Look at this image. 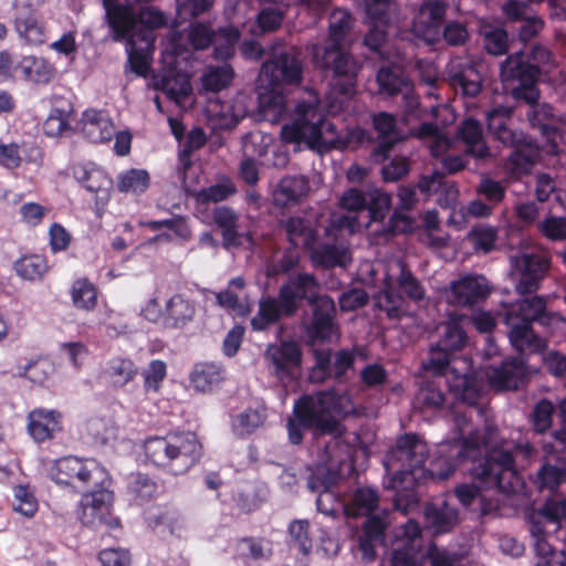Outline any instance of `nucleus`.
<instances>
[{
  "mask_svg": "<svg viewBox=\"0 0 566 566\" xmlns=\"http://www.w3.org/2000/svg\"><path fill=\"white\" fill-rule=\"evenodd\" d=\"M355 412V405L347 392L335 389L305 395L295 401L293 416L287 420L289 441L300 444L303 440L304 429H313L317 433L328 434L324 453L318 463L311 469L307 488L317 493V510L325 515H335L345 512L344 504L331 491L337 479L338 467L349 459L352 447L344 437V428L336 417H344Z\"/></svg>",
  "mask_w": 566,
  "mask_h": 566,
  "instance_id": "nucleus-1",
  "label": "nucleus"
},
{
  "mask_svg": "<svg viewBox=\"0 0 566 566\" xmlns=\"http://www.w3.org/2000/svg\"><path fill=\"white\" fill-rule=\"evenodd\" d=\"M281 137L286 143L305 144L308 148L324 153L332 148H355L369 144V133L360 127L339 133L325 117L318 94L306 90L295 104L294 118L281 128Z\"/></svg>",
  "mask_w": 566,
  "mask_h": 566,
  "instance_id": "nucleus-2",
  "label": "nucleus"
},
{
  "mask_svg": "<svg viewBox=\"0 0 566 566\" xmlns=\"http://www.w3.org/2000/svg\"><path fill=\"white\" fill-rule=\"evenodd\" d=\"M527 441H503L500 448H492L483 458L467 459L468 468L475 480L473 484H461L455 496L465 506L479 500L483 489L499 493L514 492L520 485L517 467L523 465L533 454Z\"/></svg>",
  "mask_w": 566,
  "mask_h": 566,
  "instance_id": "nucleus-3",
  "label": "nucleus"
},
{
  "mask_svg": "<svg viewBox=\"0 0 566 566\" xmlns=\"http://www.w3.org/2000/svg\"><path fill=\"white\" fill-rule=\"evenodd\" d=\"M463 319V316L451 318L436 327L431 337H437V340L430 345L427 371L448 376L447 381L452 390H459L464 399L474 401L480 391V380L468 361L455 356L468 342Z\"/></svg>",
  "mask_w": 566,
  "mask_h": 566,
  "instance_id": "nucleus-4",
  "label": "nucleus"
},
{
  "mask_svg": "<svg viewBox=\"0 0 566 566\" xmlns=\"http://www.w3.org/2000/svg\"><path fill=\"white\" fill-rule=\"evenodd\" d=\"M350 21L352 15L348 11L334 10L329 19V45L314 44L312 46L313 63L323 70H332L335 75L332 93L339 94L340 99L338 106L329 105L331 113L340 109L343 103L353 95L356 85L359 65L352 55L344 52L345 38L350 28Z\"/></svg>",
  "mask_w": 566,
  "mask_h": 566,
  "instance_id": "nucleus-5",
  "label": "nucleus"
},
{
  "mask_svg": "<svg viewBox=\"0 0 566 566\" xmlns=\"http://www.w3.org/2000/svg\"><path fill=\"white\" fill-rule=\"evenodd\" d=\"M303 80V64L297 51L281 52L262 64L259 75V108L261 114L272 123L280 122L286 114L283 84L297 85Z\"/></svg>",
  "mask_w": 566,
  "mask_h": 566,
  "instance_id": "nucleus-6",
  "label": "nucleus"
},
{
  "mask_svg": "<svg viewBox=\"0 0 566 566\" xmlns=\"http://www.w3.org/2000/svg\"><path fill=\"white\" fill-rule=\"evenodd\" d=\"M416 437L406 434L384 460L388 475L385 486L396 491L395 505L405 511L418 502L417 489L424 482V460L416 453Z\"/></svg>",
  "mask_w": 566,
  "mask_h": 566,
  "instance_id": "nucleus-7",
  "label": "nucleus"
},
{
  "mask_svg": "<svg viewBox=\"0 0 566 566\" xmlns=\"http://www.w3.org/2000/svg\"><path fill=\"white\" fill-rule=\"evenodd\" d=\"M144 450L154 465L172 475H181L199 462L202 446L191 431H172L147 438Z\"/></svg>",
  "mask_w": 566,
  "mask_h": 566,
  "instance_id": "nucleus-8",
  "label": "nucleus"
},
{
  "mask_svg": "<svg viewBox=\"0 0 566 566\" xmlns=\"http://www.w3.org/2000/svg\"><path fill=\"white\" fill-rule=\"evenodd\" d=\"M459 398H461L464 402L469 405V409L463 413H457L454 421L455 426L461 433V441L457 442L452 446H448L450 449V454L446 460V469L442 471H429L427 470V479L429 478H438L439 480L448 479L455 470V467L461 461H467V459L483 458L488 454V452L492 448H500L503 442L497 443L495 437V429L491 426H486L483 433L478 430L469 431L468 437H465L467 431L465 427L468 426L469 418H472L473 415L482 416L483 409L480 406H475L478 399L482 391V384L480 382V391L474 401H469L464 399L461 391L454 390ZM447 448V446H443Z\"/></svg>",
  "mask_w": 566,
  "mask_h": 566,
  "instance_id": "nucleus-9",
  "label": "nucleus"
},
{
  "mask_svg": "<svg viewBox=\"0 0 566 566\" xmlns=\"http://www.w3.org/2000/svg\"><path fill=\"white\" fill-rule=\"evenodd\" d=\"M319 290L316 279L312 274L301 273L280 289L279 297H265L259 302V311L251 319L254 331H264L280 319L281 316H291L297 308V301L306 298L313 301Z\"/></svg>",
  "mask_w": 566,
  "mask_h": 566,
  "instance_id": "nucleus-10",
  "label": "nucleus"
},
{
  "mask_svg": "<svg viewBox=\"0 0 566 566\" xmlns=\"http://www.w3.org/2000/svg\"><path fill=\"white\" fill-rule=\"evenodd\" d=\"M428 107L427 148L432 157L441 158V165L448 174L457 172L464 167L463 158L448 155L453 144L455 114L446 103L427 105Z\"/></svg>",
  "mask_w": 566,
  "mask_h": 566,
  "instance_id": "nucleus-11",
  "label": "nucleus"
},
{
  "mask_svg": "<svg viewBox=\"0 0 566 566\" xmlns=\"http://www.w3.org/2000/svg\"><path fill=\"white\" fill-rule=\"evenodd\" d=\"M511 276L520 295L535 293L551 269V256L541 249H526L510 255Z\"/></svg>",
  "mask_w": 566,
  "mask_h": 566,
  "instance_id": "nucleus-12",
  "label": "nucleus"
},
{
  "mask_svg": "<svg viewBox=\"0 0 566 566\" xmlns=\"http://www.w3.org/2000/svg\"><path fill=\"white\" fill-rule=\"evenodd\" d=\"M541 71L526 60V53L520 51L509 55L500 66V77L511 88L516 101H534L538 95L537 81Z\"/></svg>",
  "mask_w": 566,
  "mask_h": 566,
  "instance_id": "nucleus-13",
  "label": "nucleus"
},
{
  "mask_svg": "<svg viewBox=\"0 0 566 566\" xmlns=\"http://www.w3.org/2000/svg\"><path fill=\"white\" fill-rule=\"evenodd\" d=\"M48 471L55 483L73 486L104 484L107 479L106 470L92 458L63 457L53 461Z\"/></svg>",
  "mask_w": 566,
  "mask_h": 566,
  "instance_id": "nucleus-14",
  "label": "nucleus"
},
{
  "mask_svg": "<svg viewBox=\"0 0 566 566\" xmlns=\"http://www.w3.org/2000/svg\"><path fill=\"white\" fill-rule=\"evenodd\" d=\"M114 494L108 489L86 492L82 495L77 506V517L86 526L105 524L112 528L118 526L117 518L112 516Z\"/></svg>",
  "mask_w": 566,
  "mask_h": 566,
  "instance_id": "nucleus-15",
  "label": "nucleus"
},
{
  "mask_svg": "<svg viewBox=\"0 0 566 566\" xmlns=\"http://www.w3.org/2000/svg\"><path fill=\"white\" fill-rule=\"evenodd\" d=\"M269 370L282 382L294 380L301 369L302 352L294 342L270 344L264 352Z\"/></svg>",
  "mask_w": 566,
  "mask_h": 566,
  "instance_id": "nucleus-16",
  "label": "nucleus"
},
{
  "mask_svg": "<svg viewBox=\"0 0 566 566\" xmlns=\"http://www.w3.org/2000/svg\"><path fill=\"white\" fill-rule=\"evenodd\" d=\"M377 82L381 94H386L388 96L398 93L402 94V106L407 122L420 117V102L413 94L412 85L408 78L397 72L396 66L380 67L377 73Z\"/></svg>",
  "mask_w": 566,
  "mask_h": 566,
  "instance_id": "nucleus-17",
  "label": "nucleus"
},
{
  "mask_svg": "<svg viewBox=\"0 0 566 566\" xmlns=\"http://www.w3.org/2000/svg\"><path fill=\"white\" fill-rule=\"evenodd\" d=\"M513 109L509 106H496L486 114L488 130L492 138L503 147L515 148L526 145L532 137L512 126Z\"/></svg>",
  "mask_w": 566,
  "mask_h": 566,
  "instance_id": "nucleus-18",
  "label": "nucleus"
},
{
  "mask_svg": "<svg viewBox=\"0 0 566 566\" xmlns=\"http://www.w3.org/2000/svg\"><path fill=\"white\" fill-rule=\"evenodd\" d=\"M422 545L419 524L409 520L402 527L401 537L396 542L390 566H418L424 557Z\"/></svg>",
  "mask_w": 566,
  "mask_h": 566,
  "instance_id": "nucleus-19",
  "label": "nucleus"
},
{
  "mask_svg": "<svg viewBox=\"0 0 566 566\" xmlns=\"http://www.w3.org/2000/svg\"><path fill=\"white\" fill-rule=\"evenodd\" d=\"M499 318L507 327L512 347L521 355L541 354L546 349V339L535 334L532 325L522 323L514 314L499 315Z\"/></svg>",
  "mask_w": 566,
  "mask_h": 566,
  "instance_id": "nucleus-20",
  "label": "nucleus"
},
{
  "mask_svg": "<svg viewBox=\"0 0 566 566\" xmlns=\"http://www.w3.org/2000/svg\"><path fill=\"white\" fill-rule=\"evenodd\" d=\"M339 203L347 212L332 218L331 224L327 228V234L334 229H337L339 233L346 232L347 234H353L358 231L361 226L358 213L365 211L367 207V196L352 188L344 192Z\"/></svg>",
  "mask_w": 566,
  "mask_h": 566,
  "instance_id": "nucleus-21",
  "label": "nucleus"
},
{
  "mask_svg": "<svg viewBox=\"0 0 566 566\" xmlns=\"http://www.w3.org/2000/svg\"><path fill=\"white\" fill-rule=\"evenodd\" d=\"M334 229L329 234L326 233L327 240L324 242L314 241L310 248L311 260L315 265L325 268L346 266L350 263L352 256L348 247L338 240Z\"/></svg>",
  "mask_w": 566,
  "mask_h": 566,
  "instance_id": "nucleus-22",
  "label": "nucleus"
},
{
  "mask_svg": "<svg viewBox=\"0 0 566 566\" xmlns=\"http://www.w3.org/2000/svg\"><path fill=\"white\" fill-rule=\"evenodd\" d=\"M516 315L522 323L532 325L534 322L551 326L558 321V315L548 312L543 296L523 297L513 304L504 306L499 315Z\"/></svg>",
  "mask_w": 566,
  "mask_h": 566,
  "instance_id": "nucleus-23",
  "label": "nucleus"
},
{
  "mask_svg": "<svg viewBox=\"0 0 566 566\" xmlns=\"http://www.w3.org/2000/svg\"><path fill=\"white\" fill-rule=\"evenodd\" d=\"M484 375L496 390H516L526 379V366L522 359L514 358L499 366H489Z\"/></svg>",
  "mask_w": 566,
  "mask_h": 566,
  "instance_id": "nucleus-24",
  "label": "nucleus"
},
{
  "mask_svg": "<svg viewBox=\"0 0 566 566\" xmlns=\"http://www.w3.org/2000/svg\"><path fill=\"white\" fill-rule=\"evenodd\" d=\"M313 321L308 328V336L312 340H331L335 334L334 314L335 304L333 298L326 295H318L313 301Z\"/></svg>",
  "mask_w": 566,
  "mask_h": 566,
  "instance_id": "nucleus-25",
  "label": "nucleus"
},
{
  "mask_svg": "<svg viewBox=\"0 0 566 566\" xmlns=\"http://www.w3.org/2000/svg\"><path fill=\"white\" fill-rule=\"evenodd\" d=\"M490 292L489 282L483 275H467L451 284L448 300L457 305L472 306L485 300Z\"/></svg>",
  "mask_w": 566,
  "mask_h": 566,
  "instance_id": "nucleus-26",
  "label": "nucleus"
},
{
  "mask_svg": "<svg viewBox=\"0 0 566 566\" xmlns=\"http://www.w3.org/2000/svg\"><path fill=\"white\" fill-rule=\"evenodd\" d=\"M62 429V416L54 409L36 408L27 416V431L38 443L51 440Z\"/></svg>",
  "mask_w": 566,
  "mask_h": 566,
  "instance_id": "nucleus-27",
  "label": "nucleus"
},
{
  "mask_svg": "<svg viewBox=\"0 0 566 566\" xmlns=\"http://www.w3.org/2000/svg\"><path fill=\"white\" fill-rule=\"evenodd\" d=\"M506 17L520 23L518 36L526 42L537 35L544 27L543 20L537 17L533 8L520 0H510L503 6Z\"/></svg>",
  "mask_w": 566,
  "mask_h": 566,
  "instance_id": "nucleus-28",
  "label": "nucleus"
},
{
  "mask_svg": "<svg viewBox=\"0 0 566 566\" xmlns=\"http://www.w3.org/2000/svg\"><path fill=\"white\" fill-rule=\"evenodd\" d=\"M483 64L467 61L455 65L450 72L451 85L464 96L475 97L483 85Z\"/></svg>",
  "mask_w": 566,
  "mask_h": 566,
  "instance_id": "nucleus-29",
  "label": "nucleus"
},
{
  "mask_svg": "<svg viewBox=\"0 0 566 566\" xmlns=\"http://www.w3.org/2000/svg\"><path fill=\"white\" fill-rule=\"evenodd\" d=\"M242 150L244 157L250 158H262L272 151L274 159L269 163L273 166H284L289 160L285 151L275 149L273 135L261 130L251 132L243 137Z\"/></svg>",
  "mask_w": 566,
  "mask_h": 566,
  "instance_id": "nucleus-30",
  "label": "nucleus"
},
{
  "mask_svg": "<svg viewBox=\"0 0 566 566\" xmlns=\"http://www.w3.org/2000/svg\"><path fill=\"white\" fill-rule=\"evenodd\" d=\"M155 88L164 92L179 107L187 106L192 92L189 77L171 69L155 78Z\"/></svg>",
  "mask_w": 566,
  "mask_h": 566,
  "instance_id": "nucleus-31",
  "label": "nucleus"
},
{
  "mask_svg": "<svg viewBox=\"0 0 566 566\" xmlns=\"http://www.w3.org/2000/svg\"><path fill=\"white\" fill-rule=\"evenodd\" d=\"M468 39V29L461 22L449 21L437 30L430 28L427 23V46H431L432 50H442L449 45L461 46L465 44Z\"/></svg>",
  "mask_w": 566,
  "mask_h": 566,
  "instance_id": "nucleus-32",
  "label": "nucleus"
},
{
  "mask_svg": "<svg viewBox=\"0 0 566 566\" xmlns=\"http://www.w3.org/2000/svg\"><path fill=\"white\" fill-rule=\"evenodd\" d=\"M538 94L534 101H522L526 105L525 117L533 128L543 136L551 137L557 130L558 116L551 104L539 101Z\"/></svg>",
  "mask_w": 566,
  "mask_h": 566,
  "instance_id": "nucleus-33",
  "label": "nucleus"
},
{
  "mask_svg": "<svg viewBox=\"0 0 566 566\" xmlns=\"http://www.w3.org/2000/svg\"><path fill=\"white\" fill-rule=\"evenodd\" d=\"M457 134L465 144L468 155L479 160H490L493 158V154L483 137L482 126L476 119H464L457 129Z\"/></svg>",
  "mask_w": 566,
  "mask_h": 566,
  "instance_id": "nucleus-34",
  "label": "nucleus"
},
{
  "mask_svg": "<svg viewBox=\"0 0 566 566\" xmlns=\"http://www.w3.org/2000/svg\"><path fill=\"white\" fill-rule=\"evenodd\" d=\"M214 222L222 229L223 243L227 248L243 247L251 248L253 240L250 233L237 231V213L227 207H219L213 212Z\"/></svg>",
  "mask_w": 566,
  "mask_h": 566,
  "instance_id": "nucleus-35",
  "label": "nucleus"
},
{
  "mask_svg": "<svg viewBox=\"0 0 566 566\" xmlns=\"http://www.w3.org/2000/svg\"><path fill=\"white\" fill-rule=\"evenodd\" d=\"M81 122L85 138L92 143L109 142L114 135V125L103 111L87 109Z\"/></svg>",
  "mask_w": 566,
  "mask_h": 566,
  "instance_id": "nucleus-36",
  "label": "nucleus"
},
{
  "mask_svg": "<svg viewBox=\"0 0 566 566\" xmlns=\"http://www.w3.org/2000/svg\"><path fill=\"white\" fill-rule=\"evenodd\" d=\"M458 522V511L446 501L427 503V532L432 536L451 532Z\"/></svg>",
  "mask_w": 566,
  "mask_h": 566,
  "instance_id": "nucleus-37",
  "label": "nucleus"
},
{
  "mask_svg": "<svg viewBox=\"0 0 566 566\" xmlns=\"http://www.w3.org/2000/svg\"><path fill=\"white\" fill-rule=\"evenodd\" d=\"M245 281L238 276L230 280L227 290L216 294L218 304L234 315L245 316L250 312V301L244 292Z\"/></svg>",
  "mask_w": 566,
  "mask_h": 566,
  "instance_id": "nucleus-38",
  "label": "nucleus"
},
{
  "mask_svg": "<svg viewBox=\"0 0 566 566\" xmlns=\"http://www.w3.org/2000/svg\"><path fill=\"white\" fill-rule=\"evenodd\" d=\"M268 417L266 408L262 403L250 406L231 415L230 429L237 437H248L263 426Z\"/></svg>",
  "mask_w": 566,
  "mask_h": 566,
  "instance_id": "nucleus-39",
  "label": "nucleus"
},
{
  "mask_svg": "<svg viewBox=\"0 0 566 566\" xmlns=\"http://www.w3.org/2000/svg\"><path fill=\"white\" fill-rule=\"evenodd\" d=\"M374 128L378 134V146L374 151L375 157L385 156L395 144L401 139L397 129L396 117L389 113L380 112L373 116Z\"/></svg>",
  "mask_w": 566,
  "mask_h": 566,
  "instance_id": "nucleus-40",
  "label": "nucleus"
},
{
  "mask_svg": "<svg viewBox=\"0 0 566 566\" xmlns=\"http://www.w3.org/2000/svg\"><path fill=\"white\" fill-rule=\"evenodd\" d=\"M289 242L294 247H303L306 250L316 240L315 221L310 217H291L284 223Z\"/></svg>",
  "mask_w": 566,
  "mask_h": 566,
  "instance_id": "nucleus-41",
  "label": "nucleus"
},
{
  "mask_svg": "<svg viewBox=\"0 0 566 566\" xmlns=\"http://www.w3.org/2000/svg\"><path fill=\"white\" fill-rule=\"evenodd\" d=\"M19 71L25 81L34 84H48L55 76V67L41 56H19Z\"/></svg>",
  "mask_w": 566,
  "mask_h": 566,
  "instance_id": "nucleus-42",
  "label": "nucleus"
},
{
  "mask_svg": "<svg viewBox=\"0 0 566 566\" xmlns=\"http://www.w3.org/2000/svg\"><path fill=\"white\" fill-rule=\"evenodd\" d=\"M224 373L220 365L214 363L196 364L190 373V385L196 391L211 392L223 380Z\"/></svg>",
  "mask_w": 566,
  "mask_h": 566,
  "instance_id": "nucleus-43",
  "label": "nucleus"
},
{
  "mask_svg": "<svg viewBox=\"0 0 566 566\" xmlns=\"http://www.w3.org/2000/svg\"><path fill=\"white\" fill-rule=\"evenodd\" d=\"M310 190L308 180L304 176H287L281 179L276 186L273 198L280 206L296 203L307 195Z\"/></svg>",
  "mask_w": 566,
  "mask_h": 566,
  "instance_id": "nucleus-44",
  "label": "nucleus"
},
{
  "mask_svg": "<svg viewBox=\"0 0 566 566\" xmlns=\"http://www.w3.org/2000/svg\"><path fill=\"white\" fill-rule=\"evenodd\" d=\"M444 172L448 171L442 167V171L437 170L430 178L427 177V201L433 200L441 208H449L455 202L458 190L443 179Z\"/></svg>",
  "mask_w": 566,
  "mask_h": 566,
  "instance_id": "nucleus-45",
  "label": "nucleus"
},
{
  "mask_svg": "<svg viewBox=\"0 0 566 566\" xmlns=\"http://www.w3.org/2000/svg\"><path fill=\"white\" fill-rule=\"evenodd\" d=\"M538 158L539 148L533 138H531L526 145L512 149L507 158L506 168L516 177L526 175L531 171Z\"/></svg>",
  "mask_w": 566,
  "mask_h": 566,
  "instance_id": "nucleus-46",
  "label": "nucleus"
},
{
  "mask_svg": "<svg viewBox=\"0 0 566 566\" xmlns=\"http://www.w3.org/2000/svg\"><path fill=\"white\" fill-rule=\"evenodd\" d=\"M196 313L195 304L181 294H175L165 303V324L185 326L192 321Z\"/></svg>",
  "mask_w": 566,
  "mask_h": 566,
  "instance_id": "nucleus-47",
  "label": "nucleus"
},
{
  "mask_svg": "<svg viewBox=\"0 0 566 566\" xmlns=\"http://www.w3.org/2000/svg\"><path fill=\"white\" fill-rule=\"evenodd\" d=\"M72 111V105L69 101H56L43 125L45 135L50 137L63 135L70 128Z\"/></svg>",
  "mask_w": 566,
  "mask_h": 566,
  "instance_id": "nucleus-48",
  "label": "nucleus"
},
{
  "mask_svg": "<svg viewBox=\"0 0 566 566\" xmlns=\"http://www.w3.org/2000/svg\"><path fill=\"white\" fill-rule=\"evenodd\" d=\"M157 490V483L146 474L135 473L129 476L127 496L129 502L135 505H143L153 500Z\"/></svg>",
  "mask_w": 566,
  "mask_h": 566,
  "instance_id": "nucleus-49",
  "label": "nucleus"
},
{
  "mask_svg": "<svg viewBox=\"0 0 566 566\" xmlns=\"http://www.w3.org/2000/svg\"><path fill=\"white\" fill-rule=\"evenodd\" d=\"M137 374L135 363L129 358L114 357L108 360L104 368L105 377L115 386H125L132 381Z\"/></svg>",
  "mask_w": 566,
  "mask_h": 566,
  "instance_id": "nucleus-50",
  "label": "nucleus"
},
{
  "mask_svg": "<svg viewBox=\"0 0 566 566\" xmlns=\"http://www.w3.org/2000/svg\"><path fill=\"white\" fill-rule=\"evenodd\" d=\"M149 182L147 170L130 168L118 174L116 187L123 193L140 195L147 190Z\"/></svg>",
  "mask_w": 566,
  "mask_h": 566,
  "instance_id": "nucleus-51",
  "label": "nucleus"
},
{
  "mask_svg": "<svg viewBox=\"0 0 566 566\" xmlns=\"http://www.w3.org/2000/svg\"><path fill=\"white\" fill-rule=\"evenodd\" d=\"M378 493L375 489L363 486L356 490L345 513L349 516L369 515L378 504Z\"/></svg>",
  "mask_w": 566,
  "mask_h": 566,
  "instance_id": "nucleus-52",
  "label": "nucleus"
},
{
  "mask_svg": "<svg viewBox=\"0 0 566 566\" xmlns=\"http://www.w3.org/2000/svg\"><path fill=\"white\" fill-rule=\"evenodd\" d=\"M71 300L75 308L93 311L97 304V289L87 279H78L72 284Z\"/></svg>",
  "mask_w": 566,
  "mask_h": 566,
  "instance_id": "nucleus-53",
  "label": "nucleus"
},
{
  "mask_svg": "<svg viewBox=\"0 0 566 566\" xmlns=\"http://www.w3.org/2000/svg\"><path fill=\"white\" fill-rule=\"evenodd\" d=\"M233 78V70L229 64L208 66L201 75V85L205 91L219 92L227 88Z\"/></svg>",
  "mask_w": 566,
  "mask_h": 566,
  "instance_id": "nucleus-54",
  "label": "nucleus"
},
{
  "mask_svg": "<svg viewBox=\"0 0 566 566\" xmlns=\"http://www.w3.org/2000/svg\"><path fill=\"white\" fill-rule=\"evenodd\" d=\"M15 30L20 38L31 45H40L46 38L43 24L34 14L17 18Z\"/></svg>",
  "mask_w": 566,
  "mask_h": 566,
  "instance_id": "nucleus-55",
  "label": "nucleus"
},
{
  "mask_svg": "<svg viewBox=\"0 0 566 566\" xmlns=\"http://www.w3.org/2000/svg\"><path fill=\"white\" fill-rule=\"evenodd\" d=\"M480 34L483 39L485 50L492 55H502L509 49L507 32L496 25L484 24L481 27Z\"/></svg>",
  "mask_w": 566,
  "mask_h": 566,
  "instance_id": "nucleus-56",
  "label": "nucleus"
},
{
  "mask_svg": "<svg viewBox=\"0 0 566 566\" xmlns=\"http://www.w3.org/2000/svg\"><path fill=\"white\" fill-rule=\"evenodd\" d=\"M146 520L151 528H163V531H167L170 534H177L182 523L180 515L176 511L166 507L154 509L148 513Z\"/></svg>",
  "mask_w": 566,
  "mask_h": 566,
  "instance_id": "nucleus-57",
  "label": "nucleus"
},
{
  "mask_svg": "<svg viewBox=\"0 0 566 566\" xmlns=\"http://www.w3.org/2000/svg\"><path fill=\"white\" fill-rule=\"evenodd\" d=\"M240 39V32L232 25L220 28L216 33L214 57L218 60H228L234 54L235 45Z\"/></svg>",
  "mask_w": 566,
  "mask_h": 566,
  "instance_id": "nucleus-58",
  "label": "nucleus"
},
{
  "mask_svg": "<svg viewBox=\"0 0 566 566\" xmlns=\"http://www.w3.org/2000/svg\"><path fill=\"white\" fill-rule=\"evenodd\" d=\"M242 96H238L233 105H221L220 109H217V102H211L209 104V112L212 116L218 117L222 120V126L231 128L235 126L239 123V120L245 116L247 112L244 106L242 105Z\"/></svg>",
  "mask_w": 566,
  "mask_h": 566,
  "instance_id": "nucleus-59",
  "label": "nucleus"
},
{
  "mask_svg": "<svg viewBox=\"0 0 566 566\" xmlns=\"http://www.w3.org/2000/svg\"><path fill=\"white\" fill-rule=\"evenodd\" d=\"M566 482V463H546L537 472V485L539 489L555 490Z\"/></svg>",
  "mask_w": 566,
  "mask_h": 566,
  "instance_id": "nucleus-60",
  "label": "nucleus"
},
{
  "mask_svg": "<svg viewBox=\"0 0 566 566\" xmlns=\"http://www.w3.org/2000/svg\"><path fill=\"white\" fill-rule=\"evenodd\" d=\"M83 187L95 193L96 205H105L111 196L113 180L101 167H98L96 170L91 172V179L83 185Z\"/></svg>",
  "mask_w": 566,
  "mask_h": 566,
  "instance_id": "nucleus-61",
  "label": "nucleus"
},
{
  "mask_svg": "<svg viewBox=\"0 0 566 566\" xmlns=\"http://www.w3.org/2000/svg\"><path fill=\"white\" fill-rule=\"evenodd\" d=\"M167 376V365L160 359L151 360L142 371L146 394L158 392Z\"/></svg>",
  "mask_w": 566,
  "mask_h": 566,
  "instance_id": "nucleus-62",
  "label": "nucleus"
},
{
  "mask_svg": "<svg viewBox=\"0 0 566 566\" xmlns=\"http://www.w3.org/2000/svg\"><path fill=\"white\" fill-rule=\"evenodd\" d=\"M14 269L19 276L29 281H35L42 279L48 270V265L42 256L30 255L17 261Z\"/></svg>",
  "mask_w": 566,
  "mask_h": 566,
  "instance_id": "nucleus-63",
  "label": "nucleus"
},
{
  "mask_svg": "<svg viewBox=\"0 0 566 566\" xmlns=\"http://www.w3.org/2000/svg\"><path fill=\"white\" fill-rule=\"evenodd\" d=\"M475 189L478 196L489 202L492 207H496L501 203L506 196L504 185L490 177L481 178Z\"/></svg>",
  "mask_w": 566,
  "mask_h": 566,
  "instance_id": "nucleus-64",
  "label": "nucleus"
}]
</instances>
